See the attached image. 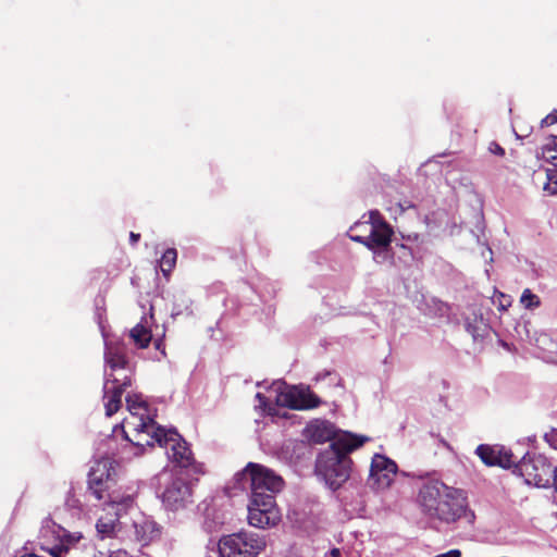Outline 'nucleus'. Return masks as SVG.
Instances as JSON below:
<instances>
[{
    "label": "nucleus",
    "instance_id": "f257e3e1",
    "mask_svg": "<svg viewBox=\"0 0 557 557\" xmlns=\"http://www.w3.org/2000/svg\"><path fill=\"white\" fill-rule=\"evenodd\" d=\"M418 503L424 515L445 523H453L466 515L467 498L461 490L438 480L422 484Z\"/></svg>",
    "mask_w": 557,
    "mask_h": 557
},
{
    "label": "nucleus",
    "instance_id": "f03ea898",
    "mask_svg": "<svg viewBox=\"0 0 557 557\" xmlns=\"http://www.w3.org/2000/svg\"><path fill=\"white\" fill-rule=\"evenodd\" d=\"M367 437L344 433L317 458L315 472L332 488H339L350 476L352 460L349 454L361 447Z\"/></svg>",
    "mask_w": 557,
    "mask_h": 557
},
{
    "label": "nucleus",
    "instance_id": "7ed1b4c3",
    "mask_svg": "<svg viewBox=\"0 0 557 557\" xmlns=\"http://www.w3.org/2000/svg\"><path fill=\"white\" fill-rule=\"evenodd\" d=\"M348 237L363 245L376 257H387L394 230L379 210H371L368 220H360L350 226Z\"/></svg>",
    "mask_w": 557,
    "mask_h": 557
},
{
    "label": "nucleus",
    "instance_id": "20e7f679",
    "mask_svg": "<svg viewBox=\"0 0 557 557\" xmlns=\"http://www.w3.org/2000/svg\"><path fill=\"white\" fill-rule=\"evenodd\" d=\"M235 486L242 491H249L250 497L257 493L261 497H274L283 490L284 480L282 476L260 463L249 462L235 478Z\"/></svg>",
    "mask_w": 557,
    "mask_h": 557
},
{
    "label": "nucleus",
    "instance_id": "39448f33",
    "mask_svg": "<svg viewBox=\"0 0 557 557\" xmlns=\"http://www.w3.org/2000/svg\"><path fill=\"white\" fill-rule=\"evenodd\" d=\"M267 548V539L251 531L223 535L218 542L219 557H258Z\"/></svg>",
    "mask_w": 557,
    "mask_h": 557
},
{
    "label": "nucleus",
    "instance_id": "423d86ee",
    "mask_svg": "<svg viewBox=\"0 0 557 557\" xmlns=\"http://www.w3.org/2000/svg\"><path fill=\"white\" fill-rule=\"evenodd\" d=\"M123 432L125 438L138 447H153L156 443L162 447L163 444H166L169 435V430L157 425L150 417L146 419L135 417L134 420H124Z\"/></svg>",
    "mask_w": 557,
    "mask_h": 557
},
{
    "label": "nucleus",
    "instance_id": "0eeeda50",
    "mask_svg": "<svg viewBox=\"0 0 557 557\" xmlns=\"http://www.w3.org/2000/svg\"><path fill=\"white\" fill-rule=\"evenodd\" d=\"M525 483L537 487H548L552 482L555 467L541 454L525 455L513 465Z\"/></svg>",
    "mask_w": 557,
    "mask_h": 557
},
{
    "label": "nucleus",
    "instance_id": "6e6552de",
    "mask_svg": "<svg viewBox=\"0 0 557 557\" xmlns=\"http://www.w3.org/2000/svg\"><path fill=\"white\" fill-rule=\"evenodd\" d=\"M248 523L253 528L267 529L278 524L281 521V511L274 497H261L257 493L256 497H250L248 505Z\"/></svg>",
    "mask_w": 557,
    "mask_h": 557
},
{
    "label": "nucleus",
    "instance_id": "1a4fd4ad",
    "mask_svg": "<svg viewBox=\"0 0 557 557\" xmlns=\"http://www.w3.org/2000/svg\"><path fill=\"white\" fill-rule=\"evenodd\" d=\"M275 404L293 410H309L319 407L321 399L309 388L293 386L281 391L276 395Z\"/></svg>",
    "mask_w": 557,
    "mask_h": 557
},
{
    "label": "nucleus",
    "instance_id": "9d476101",
    "mask_svg": "<svg viewBox=\"0 0 557 557\" xmlns=\"http://www.w3.org/2000/svg\"><path fill=\"white\" fill-rule=\"evenodd\" d=\"M132 385L131 375H123L122 379L114 374H108L103 386L104 408L108 417L113 416L122 406V396L127 387Z\"/></svg>",
    "mask_w": 557,
    "mask_h": 557
},
{
    "label": "nucleus",
    "instance_id": "9b49d317",
    "mask_svg": "<svg viewBox=\"0 0 557 557\" xmlns=\"http://www.w3.org/2000/svg\"><path fill=\"white\" fill-rule=\"evenodd\" d=\"M172 463L187 469L195 465L194 454L187 442L175 430H169L166 444L163 446Z\"/></svg>",
    "mask_w": 557,
    "mask_h": 557
},
{
    "label": "nucleus",
    "instance_id": "f8f14e48",
    "mask_svg": "<svg viewBox=\"0 0 557 557\" xmlns=\"http://www.w3.org/2000/svg\"><path fill=\"white\" fill-rule=\"evenodd\" d=\"M397 471L398 467L394 460L376 454L372 458L370 480L377 490H385L394 482Z\"/></svg>",
    "mask_w": 557,
    "mask_h": 557
},
{
    "label": "nucleus",
    "instance_id": "ddd939ff",
    "mask_svg": "<svg viewBox=\"0 0 557 557\" xmlns=\"http://www.w3.org/2000/svg\"><path fill=\"white\" fill-rule=\"evenodd\" d=\"M128 349L122 342H108L104 347V362L111 370L110 374L119 370L126 373L124 375L133 376L134 368L128 358Z\"/></svg>",
    "mask_w": 557,
    "mask_h": 557
},
{
    "label": "nucleus",
    "instance_id": "4468645a",
    "mask_svg": "<svg viewBox=\"0 0 557 557\" xmlns=\"http://www.w3.org/2000/svg\"><path fill=\"white\" fill-rule=\"evenodd\" d=\"M190 496V486L182 479H175L165 487L162 503L168 509L176 511L186 506Z\"/></svg>",
    "mask_w": 557,
    "mask_h": 557
},
{
    "label": "nucleus",
    "instance_id": "2eb2a0df",
    "mask_svg": "<svg viewBox=\"0 0 557 557\" xmlns=\"http://www.w3.org/2000/svg\"><path fill=\"white\" fill-rule=\"evenodd\" d=\"M475 453L482 462L488 467L498 466L502 468H510L516 465L513 454L503 447L481 444L476 447Z\"/></svg>",
    "mask_w": 557,
    "mask_h": 557
},
{
    "label": "nucleus",
    "instance_id": "dca6fc26",
    "mask_svg": "<svg viewBox=\"0 0 557 557\" xmlns=\"http://www.w3.org/2000/svg\"><path fill=\"white\" fill-rule=\"evenodd\" d=\"M94 484L92 479H88V491L97 500H103L111 505H128L132 503L131 496H119L112 486L115 482L100 481Z\"/></svg>",
    "mask_w": 557,
    "mask_h": 557
},
{
    "label": "nucleus",
    "instance_id": "f3484780",
    "mask_svg": "<svg viewBox=\"0 0 557 557\" xmlns=\"http://www.w3.org/2000/svg\"><path fill=\"white\" fill-rule=\"evenodd\" d=\"M116 462L110 457H102L95 461L88 473V479H92L94 484L99 480L115 482Z\"/></svg>",
    "mask_w": 557,
    "mask_h": 557
},
{
    "label": "nucleus",
    "instance_id": "a211bd4d",
    "mask_svg": "<svg viewBox=\"0 0 557 557\" xmlns=\"http://www.w3.org/2000/svg\"><path fill=\"white\" fill-rule=\"evenodd\" d=\"M307 432L309 440L315 444H323L329 441L334 442L339 437H336L334 425L326 421L310 424Z\"/></svg>",
    "mask_w": 557,
    "mask_h": 557
},
{
    "label": "nucleus",
    "instance_id": "6ab92c4d",
    "mask_svg": "<svg viewBox=\"0 0 557 557\" xmlns=\"http://www.w3.org/2000/svg\"><path fill=\"white\" fill-rule=\"evenodd\" d=\"M126 407L131 413L129 418L124 420H134L135 417L146 419L148 416V406L143 397L138 394H129L126 396Z\"/></svg>",
    "mask_w": 557,
    "mask_h": 557
},
{
    "label": "nucleus",
    "instance_id": "aec40b11",
    "mask_svg": "<svg viewBox=\"0 0 557 557\" xmlns=\"http://www.w3.org/2000/svg\"><path fill=\"white\" fill-rule=\"evenodd\" d=\"M129 337L134 341L135 345L140 348H147L152 339V333L149 327L144 323H137L131 331Z\"/></svg>",
    "mask_w": 557,
    "mask_h": 557
},
{
    "label": "nucleus",
    "instance_id": "412c9836",
    "mask_svg": "<svg viewBox=\"0 0 557 557\" xmlns=\"http://www.w3.org/2000/svg\"><path fill=\"white\" fill-rule=\"evenodd\" d=\"M119 518L116 515L101 516L97 523L96 529L101 539L112 537L115 534Z\"/></svg>",
    "mask_w": 557,
    "mask_h": 557
},
{
    "label": "nucleus",
    "instance_id": "4be33fe9",
    "mask_svg": "<svg viewBox=\"0 0 557 557\" xmlns=\"http://www.w3.org/2000/svg\"><path fill=\"white\" fill-rule=\"evenodd\" d=\"M177 260V251L175 248H168L160 260V269L165 277H169L175 268Z\"/></svg>",
    "mask_w": 557,
    "mask_h": 557
},
{
    "label": "nucleus",
    "instance_id": "5701e85b",
    "mask_svg": "<svg viewBox=\"0 0 557 557\" xmlns=\"http://www.w3.org/2000/svg\"><path fill=\"white\" fill-rule=\"evenodd\" d=\"M520 302L525 309H535L541 306V299L531 289L525 288L520 297Z\"/></svg>",
    "mask_w": 557,
    "mask_h": 557
},
{
    "label": "nucleus",
    "instance_id": "b1692460",
    "mask_svg": "<svg viewBox=\"0 0 557 557\" xmlns=\"http://www.w3.org/2000/svg\"><path fill=\"white\" fill-rule=\"evenodd\" d=\"M256 398L258 399L259 406L267 411L268 414H275V407L269 403V399L262 393H257Z\"/></svg>",
    "mask_w": 557,
    "mask_h": 557
},
{
    "label": "nucleus",
    "instance_id": "393cba45",
    "mask_svg": "<svg viewBox=\"0 0 557 557\" xmlns=\"http://www.w3.org/2000/svg\"><path fill=\"white\" fill-rule=\"evenodd\" d=\"M41 548L44 550L49 552V554L52 555L53 557H61L62 553H67L69 552V546H66L63 542H61V544L54 545V546H52L50 548L45 547L44 545H41Z\"/></svg>",
    "mask_w": 557,
    "mask_h": 557
},
{
    "label": "nucleus",
    "instance_id": "a878e982",
    "mask_svg": "<svg viewBox=\"0 0 557 557\" xmlns=\"http://www.w3.org/2000/svg\"><path fill=\"white\" fill-rule=\"evenodd\" d=\"M65 504L69 508L81 509L82 504L78 498L75 497L73 488L67 492Z\"/></svg>",
    "mask_w": 557,
    "mask_h": 557
},
{
    "label": "nucleus",
    "instance_id": "bb28decb",
    "mask_svg": "<svg viewBox=\"0 0 557 557\" xmlns=\"http://www.w3.org/2000/svg\"><path fill=\"white\" fill-rule=\"evenodd\" d=\"M557 123V109H554L541 121V127H547Z\"/></svg>",
    "mask_w": 557,
    "mask_h": 557
},
{
    "label": "nucleus",
    "instance_id": "cd10ccee",
    "mask_svg": "<svg viewBox=\"0 0 557 557\" xmlns=\"http://www.w3.org/2000/svg\"><path fill=\"white\" fill-rule=\"evenodd\" d=\"M548 180L549 182L545 184L544 189L553 195L557 194V173L553 175L548 174Z\"/></svg>",
    "mask_w": 557,
    "mask_h": 557
},
{
    "label": "nucleus",
    "instance_id": "c85d7f7f",
    "mask_svg": "<svg viewBox=\"0 0 557 557\" xmlns=\"http://www.w3.org/2000/svg\"><path fill=\"white\" fill-rule=\"evenodd\" d=\"M488 149L494 154H497L499 157H504L505 156V149L499 144H497L496 141H492L490 144Z\"/></svg>",
    "mask_w": 557,
    "mask_h": 557
},
{
    "label": "nucleus",
    "instance_id": "c756f323",
    "mask_svg": "<svg viewBox=\"0 0 557 557\" xmlns=\"http://www.w3.org/2000/svg\"><path fill=\"white\" fill-rule=\"evenodd\" d=\"M139 239H140V234L131 232V234H129V242H131L132 245L137 244L139 242Z\"/></svg>",
    "mask_w": 557,
    "mask_h": 557
},
{
    "label": "nucleus",
    "instance_id": "7c9ffc66",
    "mask_svg": "<svg viewBox=\"0 0 557 557\" xmlns=\"http://www.w3.org/2000/svg\"><path fill=\"white\" fill-rule=\"evenodd\" d=\"M49 532H50V527L49 525H45L40 530V534H41L42 537H46Z\"/></svg>",
    "mask_w": 557,
    "mask_h": 557
},
{
    "label": "nucleus",
    "instance_id": "2f4dec72",
    "mask_svg": "<svg viewBox=\"0 0 557 557\" xmlns=\"http://www.w3.org/2000/svg\"><path fill=\"white\" fill-rule=\"evenodd\" d=\"M330 556L331 557H341V550L338 548H332L330 550Z\"/></svg>",
    "mask_w": 557,
    "mask_h": 557
},
{
    "label": "nucleus",
    "instance_id": "473e14b6",
    "mask_svg": "<svg viewBox=\"0 0 557 557\" xmlns=\"http://www.w3.org/2000/svg\"><path fill=\"white\" fill-rule=\"evenodd\" d=\"M399 247H400L401 249H404L406 252H408V255H411V250H410V248H409V247H407L406 245L400 244V245H399Z\"/></svg>",
    "mask_w": 557,
    "mask_h": 557
},
{
    "label": "nucleus",
    "instance_id": "72a5a7b5",
    "mask_svg": "<svg viewBox=\"0 0 557 557\" xmlns=\"http://www.w3.org/2000/svg\"><path fill=\"white\" fill-rule=\"evenodd\" d=\"M355 234H363V228H360L359 231H357Z\"/></svg>",
    "mask_w": 557,
    "mask_h": 557
}]
</instances>
